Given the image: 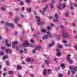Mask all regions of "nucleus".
I'll use <instances>...</instances> for the list:
<instances>
[{"mask_svg": "<svg viewBox=\"0 0 77 77\" xmlns=\"http://www.w3.org/2000/svg\"><path fill=\"white\" fill-rule=\"evenodd\" d=\"M35 18L36 19H37V25L39 26V25H43V24H45V22H41V18L40 17L38 16H36L35 17Z\"/></svg>", "mask_w": 77, "mask_h": 77, "instance_id": "nucleus-1", "label": "nucleus"}, {"mask_svg": "<svg viewBox=\"0 0 77 77\" xmlns=\"http://www.w3.org/2000/svg\"><path fill=\"white\" fill-rule=\"evenodd\" d=\"M23 45L24 47H30V45L27 41H25L23 42Z\"/></svg>", "mask_w": 77, "mask_h": 77, "instance_id": "nucleus-2", "label": "nucleus"}, {"mask_svg": "<svg viewBox=\"0 0 77 77\" xmlns=\"http://www.w3.org/2000/svg\"><path fill=\"white\" fill-rule=\"evenodd\" d=\"M72 70H73L71 71L72 72V74H75V72L77 71V66H76L72 68Z\"/></svg>", "mask_w": 77, "mask_h": 77, "instance_id": "nucleus-3", "label": "nucleus"}, {"mask_svg": "<svg viewBox=\"0 0 77 77\" xmlns=\"http://www.w3.org/2000/svg\"><path fill=\"white\" fill-rule=\"evenodd\" d=\"M65 30H63V37H65L66 38H68L69 36V35H66V33L65 32Z\"/></svg>", "mask_w": 77, "mask_h": 77, "instance_id": "nucleus-4", "label": "nucleus"}, {"mask_svg": "<svg viewBox=\"0 0 77 77\" xmlns=\"http://www.w3.org/2000/svg\"><path fill=\"white\" fill-rule=\"evenodd\" d=\"M5 45L6 46H7L8 47H11V44H9L8 43V42L9 41H8V40L6 39L5 41Z\"/></svg>", "mask_w": 77, "mask_h": 77, "instance_id": "nucleus-5", "label": "nucleus"}, {"mask_svg": "<svg viewBox=\"0 0 77 77\" xmlns=\"http://www.w3.org/2000/svg\"><path fill=\"white\" fill-rule=\"evenodd\" d=\"M47 69H44L43 71V74L44 75H47Z\"/></svg>", "mask_w": 77, "mask_h": 77, "instance_id": "nucleus-6", "label": "nucleus"}, {"mask_svg": "<svg viewBox=\"0 0 77 77\" xmlns=\"http://www.w3.org/2000/svg\"><path fill=\"white\" fill-rule=\"evenodd\" d=\"M16 44L17 45L18 44V42L17 41L14 42H13V46L12 48H14L15 47V45Z\"/></svg>", "mask_w": 77, "mask_h": 77, "instance_id": "nucleus-7", "label": "nucleus"}, {"mask_svg": "<svg viewBox=\"0 0 77 77\" xmlns=\"http://www.w3.org/2000/svg\"><path fill=\"white\" fill-rule=\"evenodd\" d=\"M62 6V4L61 3H60L59 5L57 6V8L58 9H60V10H62V9L61 7Z\"/></svg>", "mask_w": 77, "mask_h": 77, "instance_id": "nucleus-8", "label": "nucleus"}, {"mask_svg": "<svg viewBox=\"0 0 77 77\" xmlns=\"http://www.w3.org/2000/svg\"><path fill=\"white\" fill-rule=\"evenodd\" d=\"M48 36L47 35H45V36H43L42 38V39L43 40H45V39H48Z\"/></svg>", "mask_w": 77, "mask_h": 77, "instance_id": "nucleus-9", "label": "nucleus"}, {"mask_svg": "<svg viewBox=\"0 0 77 77\" xmlns=\"http://www.w3.org/2000/svg\"><path fill=\"white\" fill-rule=\"evenodd\" d=\"M41 47L40 46H37L35 48V50L39 51V49H41Z\"/></svg>", "mask_w": 77, "mask_h": 77, "instance_id": "nucleus-10", "label": "nucleus"}, {"mask_svg": "<svg viewBox=\"0 0 77 77\" xmlns=\"http://www.w3.org/2000/svg\"><path fill=\"white\" fill-rule=\"evenodd\" d=\"M60 66L62 67V69H65V64L63 63H62L61 64Z\"/></svg>", "mask_w": 77, "mask_h": 77, "instance_id": "nucleus-11", "label": "nucleus"}, {"mask_svg": "<svg viewBox=\"0 0 77 77\" xmlns=\"http://www.w3.org/2000/svg\"><path fill=\"white\" fill-rule=\"evenodd\" d=\"M47 35H48L49 36L50 38H52V35L50 33V32H47Z\"/></svg>", "mask_w": 77, "mask_h": 77, "instance_id": "nucleus-12", "label": "nucleus"}, {"mask_svg": "<svg viewBox=\"0 0 77 77\" xmlns=\"http://www.w3.org/2000/svg\"><path fill=\"white\" fill-rule=\"evenodd\" d=\"M45 63L47 65H48V64H50V62L48 60H45Z\"/></svg>", "mask_w": 77, "mask_h": 77, "instance_id": "nucleus-13", "label": "nucleus"}, {"mask_svg": "<svg viewBox=\"0 0 77 77\" xmlns=\"http://www.w3.org/2000/svg\"><path fill=\"white\" fill-rule=\"evenodd\" d=\"M17 68L18 70H21L22 69V67H21V66L18 65L17 66Z\"/></svg>", "mask_w": 77, "mask_h": 77, "instance_id": "nucleus-14", "label": "nucleus"}, {"mask_svg": "<svg viewBox=\"0 0 77 77\" xmlns=\"http://www.w3.org/2000/svg\"><path fill=\"white\" fill-rule=\"evenodd\" d=\"M8 58V56L6 55L2 57V59L3 60H5L6 59Z\"/></svg>", "mask_w": 77, "mask_h": 77, "instance_id": "nucleus-15", "label": "nucleus"}, {"mask_svg": "<svg viewBox=\"0 0 77 77\" xmlns=\"http://www.w3.org/2000/svg\"><path fill=\"white\" fill-rule=\"evenodd\" d=\"M20 20L19 19H18V17H16L14 19V22L16 24H17V21Z\"/></svg>", "mask_w": 77, "mask_h": 77, "instance_id": "nucleus-16", "label": "nucleus"}, {"mask_svg": "<svg viewBox=\"0 0 77 77\" xmlns=\"http://www.w3.org/2000/svg\"><path fill=\"white\" fill-rule=\"evenodd\" d=\"M53 21L54 23H55V22H59V20L58 19V18H56L55 19H54L53 20Z\"/></svg>", "mask_w": 77, "mask_h": 77, "instance_id": "nucleus-17", "label": "nucleus"}, {"mask_svg": "<svg viewBox=\"0 0 77 77\" xmlns=\"http://www.w3.org/2000/svg\"><path fill=\"white\" fill-rule=\"evenodd\" d=\"M57 56L58 57H60L61 56V53L60 52H57Z\"/></svg>", "mask_w": 77, "mask_h": 77, "instance_id": "nucleus-18", "label": "nucleus"}, {"mask_svg": "<svg viewBox=\"0 0 77 77\" xmlns=\"http://www.w3.org/2000/svg\"><path fill=\"white\" fill-rule=\"evenodd\" d=\"M60 66L55 67L56 71H58V70H60Z\"/></svg>", "mask_w": 77, "mask_h": 77, "instance_id": "nucleus-19", "label": "nucleus"}, {"mask_svg": "<svg viewBox=\"0 0 77 77\" xmlns=\"http://www.w3.org/2000/svg\"><path fill=\"white\" fill-rule=\"evenodd\" d=\"M46 10H47V8H43V12L42 13V15H44V13H45V11H46Z\"/></svg>", "mask_w": 77, "mask_h": 77, "instance_id": "nucleus-20", "label": "nucleus"}, {"mask_svg": "<svg viewBox=\"0 0 77 77\" xmlns=\"http://www.w3.org/2000/svg\"><path fill=\"white\" fill-rule=\"evenodd\" d=\"M41 31L42 32H43V33H45V32H46V31H47V30H46V29H41Z\"/></svg>", "mask_w": 77, "mask_h": 77, "instance_id": "nucleus-21", "label": "nucleus"}, {"mask_svg": "<svg viewBox=\"0 0 77 77\" xmlns=\"http://www.w3.org/2000/svg\"><path fill=\"white\" fill-rule=\"evenodd\" d=\"M9 74L10 75H11L12 74V73H13V71L12 70H10L8 72Z\"/></svg>", "mask_w": 77, "mask_h": 77, "instance_id": "nucleus-22", "label": "nucleus"}, {"mask_svg": "<svg viewBox=\"0 0 77 77\" xmlns=\"http://www.w3.org/2000/svg\"><path fill=\"white\" fill-rule=\"evenodd\" d=\"M6 64L7 65H8V66L10 65V64H9V60H7L6 61Z\"/></svg>", "mask_w": 77, "mask_h": 77, "instance_id": "nucleus-23", "label": "nucleus"}, {"mask_svg": "<svg viewBox=\"0 0 77 77\" xmlns=\"http://www.w3.org/2000/svg\"><path fill=\"white\" fill-rule=\"evenodd\" d=\"M10 26H11V27H12V28H13V27H15V26H14V25L12 23H10Z\"/></svg>", "mask_w": 77, "mask_h": 77, "instance_id": "nucleus-24", "label": "nucleus"}, {"mask_svg": "<svg viewBox=\"0 0 77 77\" xmlns=\"http://www.w3.org/2000/svg\"><path fill=\"white\" fill-rule=\"evenodd\" d=\"M5 24L6 25V26H10V23H9V22H6L5 23Z\"/></svg>", "mask_w": 77, "mask_h": 77, "instance_id": "nucleus-25", "label": "nucleus"}, {"mask_svg": "<svg viewBox=\"0 0 77 77\" xmlns=\"http://www.w3.org/2000/svg\"><path fill=\"white\" fill-rule=\"evenodd\" d=\"M27 10L28 12H29V13H30V12L32 11V9H31L30 8H28Z\"/></svg>", "mask_w": 77, "mask_h": 77, "instance_id": "nucleus-26", "label": "nucleus"}, {"mask_svg": "<svg viewBox=\"0 0 77 77\" xmlns=\"http://www.w3.org/2000/svg\"><path fill=\"white\" fill-rule=\"evenodd\" d=\"M51 28L50 27V26H48V27L47 28V29L48 30H51Z\"/></svg>", "mask_w": 77, "mask_h": 77, "instance_id": "nucleus-27", "label": "nucleus"}, {"mask_svg": "<svg viewBox=\"0 0 77 77\" xmlns=\"http://www.w3.org/2000/svg\"><path fill=\"white\" fill-rule=\"evenodd\" d=\"M54 16L56 18H59V17H58V15H57V13H55V14Z\"/></svg>", "mask_w": 77, "mask_h": 77, "instance_id": "nucleus-28", "label": "nucleus"}, {"mask_svg": "<svg viewBox=\"0 0 77 77\" xmlns=\"http://www.w3.org/2000/svg\"><path fill=\"white\" fill-rule=\"evenodd\" d=\"M1 9L2 10V11H6V8L5 7H2L1 8Z\"/></svg>", "mask_w": 77, "mask_h": 77, "instance_id": "nucleus-29", "label": "nucleus"}, {"mask_svg": "<svg viewBox=\"0 0 77 77\" xmlns=\"http://www.w3.org/2000/svg\"><path fill=\"white\" fill-rule=\"evenodd\" d=\"M26 2L27 3H31V1L30 0H26Z\"/></svg>", "mask_w": 77, "mask_h": 77, "instance_id": "nucleus-30", "label": "nucleus"}, {"mask_svg": "<svg viewBox=\"0 0 77 77\" xmlns=\"http://www.w3.org/2000/svg\"><path fill=\"white\" fill-rule=\"evenodd\" d=\"M58 76L59 77H63V75L61 74H60L58 75Z\"/></svg>", "mask_w": 77, "mask_h": 77, "instance_id": "nucleus-31", "label": "nucleus"}, {"mask_svg": "<svg viewBox=\"0 0 77 77\" xmlns=\"http://www.w3.org/2000/svg\"><path fill=\"white\" fill-rule=\"evenodd\" d=\"M54 60L55 62H58V60H57V59L56 58H54Z\"/></svg>", "mask_w": 77, "mask_h": 77, "instance_id": "nucleus-32", "label": "nucleus"}, {"mask_svg": "<svg viewBox=\"0 0 77 77\" xmlns=\"http://www.w3.org/2000/svg\"><path fill=\"white\" fill-rule=\"evenodd\" d=\"M8 51H9V49L8 48L6 49L5 51V53L6 54H8Z\"/></svg>", "mask_w": 77, "mask_h": 77, "instance_id": "nucleus-33", "label": "nucleus"}, {"mask_svg": "<svg viewBox=\"0 0 77 77\" xmlns=\"http://www.w3.org/2000/svg\"><path fill=\"white\" fill-rule=\"evenodd\" d=\"M2 49L3 50H5L6 49V47H2Z\"/></svg>", "mask_w": 77, "mask_h": 77, "instance_id": "nucleus-34", "label": "nucleus"}, {"mask_svg": "<svg viewBox=\"0 0 77 77\" xmlns=\"http://www.w3.org/2000/svg\"><path fill=\"white\" fill-rule=\"evenodd\" d=\"M63 8H65L66 7V4H64L62 6Z\"/></svg>", "mask_w": 77, "mask_h": 77, "instance_id": "nucleus-35", "label": "nucleus"}, {"mask_svg": "<svg viewBox=\"0 0 77 77\" xmlns=\"http://www.w3.org/2000/svg\"><path fill=\"white\" fill-rule=\"evenodd\" d=\"M66 59L68 61L70 60V58H69V57H66Z\"/></svg>", "mask_w": 77, "mask_h": 77, "instance_id": "nucleus-36", "label": "nucleus"}, {"mask_svg": "<svg viewBox=\"0 0 77 77\" xmlns=\"http://www.w3.org/2000/svg\"><path fill=\"white\" fill-rule=\"evenodd\" d=\"M65 15L66 17H68V12H66Z\"/></svg>", "mask_w": 77, "mask_h": 77, "instance_id": "nucleus-37", "label": "nucleus"}, {"mask_svg": "<svg viewBox=\"0 0 77 77\" xmlns=\"http://www.w3.org/2000/svg\"><path fill=\"white\" fill-rule=\"evenodd\" d=\"M4 54L2 52H0V55L3 56Z\"/></svg>", "mask_w": 77, "mask_h": 77, "instance_id": "nucleus-38", "label": "nucleus"}, {"mask_svg": "<svg viewBox=\"0 0 77 77\" xmlns=\"http://www.w3.org/2000/svg\"><path fill=\"white\" fill-rule=\"evenodd\" d=\"M30 41H31V42H32V43H35V41H34V40L33 39H31Z\"/></svg>", "mask_w": 77, "mask_h": 77, "instance_id": "nucleus-39", "label": "nucleus"}, {"mask_svg": "<svg viewBox=\"0 0 77 77\" xmlns=\"http://www.w3.org/2000/svg\"><path fill=\"white\" fill-rule=\"evenodd\" d=\"M51 9H53L54 8V5L52 4H51Z\"/></svg>", "mask_w": 77, "mask_h": 77, "instance_id": "nucleus-40", "label": "nucleus"}, {"mask_svg": "<svg viewBox=\"0 0 77 77\" xmlns=\"http://www.w3.org/2000/svg\"><path fill=\"white\" fill-rule=\"evenodd\" d=\"M30 61H31V59L29 58L27 60V62H30Z\"/></svg>", "mask_w": 77, "mask_h": 77, "instance_id": "nucleus-41", "label": "nucleus"}, {"mask_svg": "<svg viewBox=\"0 0 77 77\" xmlns=\"http://www.w3.org/2000/svg\"><path fill=\"white\" fill-rule=\"evenodd\" d=\"M48 73H51V69H48Z\"/></svg>", "mask_w": 77, "mask_h": 77, "instance_id": "nucleus-42", "label": "nucleus"}, {"mask_svg": "<svg viewBox=\"0 0 77 77\" xmlns=\"http://www.w3.org/2000/svg\"><path fill=\"white\" fill-rule=\"evenodd\" d=\"M58 47L59 48L61 49V48H63V46H62V45H61L59 46Z\"/></svg>", "mask_w": 77, "mask_h": 77, "instance_id": "nucleus-43", "label": "nucleus"}, {"mask_svg": "<svg viewBox=\"0 0 77 77\" xmlns=\"http://www.w3.org/2000/svg\"><path fill=\"white\" fill-rule=\"evenodd\" d=\"M42 68H44L45 67V66L44 64H42Z\"/></svg>", "mask_w": 77, "mask_h": 77, "instance_id": "nucleus-44", "label": "nucleus"}, {"mask_svg": "<svg viewBox=\"0 0 77 77\" xmlns=\"http://www.w3.org/2000/svg\"><path fill=\"white\" fill-rule=\"evenodd\" d=\"M69 63L70 64H72L73 63V61H72V60H70L69 61Z\"/></svg>", "mask_w": 77, "mask_h": 77, "instance_id": "nucleus-45", "label": "nucleus"}, {"mask_svg": "<svg viewBox=\"0 0 77 77\" xmlns=\"http://www.w3.org/2000/svg\"><path fill=\"white\" fill-rule=\"evenodd\" d=\"M63 43H64V44H66V43H67V42L66 41H65V40L64 39L63 41Z\"/></svg>", "mask_w": 77, "mask_h": 77, "instance_id": "nucleus-46", "label": "nucleus"}, {"mask_svg": "<svg viewBox=\"0 0 77 77\" xmlns=\"http://www.w3.org/2000/svg\"><path fill=\"white\" fill-rule=\"evenodd\" d=\"M32 53H33V54H35V53H36V52L35 50H32Z\"/></svg>", "mask_w": 77, "mask_h": 77, "instance_id": "nucleus-47", "label": "nucleus"}, {"mask_svg": "<svg viewBox=\"0 0 77 77\" xmlns=\"http://www.w3.org/2000/svg\"><path fill=\"white\" fill-rule=\"evenodd\" d=\"M23 50H22V49L20 50V54H22V53H23Z\"/></svg>", "mask_w": 77, "mask_h": 77, "instance_id": "nucleus-48", "label": "nucleus"}, {"mask_svg": "<svg viewBox=\"0 0 77 77\" xmlns=\"http://www.w3.org/2000/svg\"><path fill=\"white\" fill-rule=\"evenodd\" d=\"M33 36L34 37V38H36L37 37V35L36 34H33Z\"/></svg>", "mask_w": 77, "mask_h": 77, "instance_id": "nucleus-49", "label": "nucleus"}, {"mask_svg": "<svg viewBox=\"0 0 77 77\" xmlns=\"http://www.w3.org/2000/svg\"><path fill=\"white\" fill-rule=\"evenodd\" d=\"M60 27L62 29H63V28H64V26H63L62 25H61V26H60Z\"/></svg>", "mask_w": 77, "mask_h": 77, "instance_id": "nucleus-50", "label": "nucleus"}, {"mask_svg": "<svg viewBox=\"0 0 77 77\" xmlns=\"http://www.w3.org/2000/svg\"><path fill=\"white\" fill-rule=\"evenodd\" d=\"M17 26H18L19 27H22V25L20 24H18Z\"/></svg>", "mask_w": 77, "mask_h": 77, "instance_id": "nucleus-51", "label": "nucleus"}, {"mask_svg": "<svg viewBox=\"0 0 77 77\" xmlns=\"http://www.w3.org/2000/svg\"><path fill=\"white\" fill-rule=\"evenodd\" d=\"M20 5H24V4H23V2H20Z\"/></svg>", "mask_w": 77, "mask_h": 77, "instance_id": "nucleus-52", "label": "nucleus"}, {"mask_svg": "<svg viewBox=\"0 0 77 77\" xmlns=\"http://www.w3.org/2000/svg\"><path fill=\"white\" fill-rule=\"evenodd\" d=\"M51 3H56V2H55V1L54 0H52L51 1Z\"/></svg>", "mask_w": 77, "mask_h": 77, "instance_id": "nucleus-53", "label": "nucleus"}, {"mask_svg": "<svg viewBox=\"0 0 77 77\" xmlns=\"http://www.w3.org/2000/svg\"><path fill=\"white\" fill-rule=\"evenodd\" d=\"M15 11H19V8H16L14 9Z\"/></svg>", "mask_w": 77, "mask_h": 77, "instance_id": "nucleus-54", "label": "nucleus"}, {"mask_svg": "<svg viewBox=\"0 0 77 77\" xmlns=\"http://www.w3.org/2000/svg\"><path fill=\"white\" fill-rule=\"evenodd\" d=\"M9 15H10L11 16H13V14L12 13L10 12L9 13Z\"/></svg>", "mask_w": 77, "mask_h": 77, "instance_id": "nucleus-55", "label": "nucleus"}, {"mask_svg": "<svg viewBox=\"0 0 77 77\" xmlns=\"http://www.w3.org/2000/svg\"><path fill=\"white\" fill-rule=\"evenodd\" d=\"M72 25L73 26H74V27H75V26H76V25L75 24V23H72Z\"/></svg>", "mask_w": 77, "mask_h": 77, "instance_id": "nucleus-56", "label": "nucleus"}, {"mask_svg": "<svg viewBox=\"0 0 77 77\" xmlns=\"http://www.w3.org/2000/svg\"><path fill=\"white\" fill-rule=\"evenodd\" d=\"M48 0H42V2H47Z\"/></svg>", "mask_w": 77, "mask_h": 77, "instance_id": "nucleus-57", "label": "nucleus"}, {"mask_svg": "<svg viewBox=\"0 0 77 77\" xmlns=\"http://www.w3.org/2000/svg\"><path fill=\"white\" fill-rule=\"evenodd\" d=\"M49 47H53V45L52 44H50L49 45Z\"/></svg>", "mask_w": 77, "mask_h": 77, "instance_id": "nucleus-58", "label": "nucleus"}, {"mask_svg": "<svg viewBox=\"0 0 77 77\" xmlns=\"http://www.w3.org/2000/svg\"><path fill=\"white\" fill-rule=\"evenodd\" d=\"M25 9H24V7H23L22 8V11H24Z\"/></svg>", "mask_w": 77, "mask_h": 77, "instance_id": "nucleus-59", "label": "nucleus"}, {"mask_svg": "<svg viewBox=\"0 0 77 77\" xmlns=\"http://www.w3.org/2000/svg\"><path fill=\"white\" fill-rule=\"evenodd\" d=\"M16 50L18 51V49L19 48V46H17V47H16Z\"/></svg>", "mask_w": 77, "mask_h": 77, "instance_id": "nucleus-60", "label": "nucleus"}, {"mask_svg": "<svg viewBox=\"0 0 77 77\" xmlns=\"http://www.w3.org/2000/svg\"><path fill=\"white\" fill-rule=\"evenodd\" d=\"M3 69L4 71H7V69L5 68H3Z\"/></svg>", "mask_w": 77, "mask_h": 77, "instance_id": "nucleus-61", "label": "nucleus"}, {"mask_svg": "<svg viewBox=\"0 0 77 77\" xmlns=\"http://www.w3.org/2000/svg\"><path fill=\"white\" fill-rule=\"evenodd\" d=\"M33 12L35 15H36V11H33Z\"/></svg>", "mask_w": 77, "mask_h": 77, "instance_id": "nucleus-62", "label": "nucleus"}, {"mask_svg": "<svg viewBox=\"0 0 77 77\" xmlns=\"http://www.w3.org/2000/svg\"><path fill=\"white\" fill-rule=\"evenodd\" d=\"M30 75L31 77H33L34 75V74L33 73H31L30 74Z\"/></svg>", "mask_w": 77, "mask_h": 77, "instance_id": "nucleus-63", "label": "nucleus"}, {"mask_svg": "<svg viewBox=\"0 0 77 77\" xmlns=\"http://www.w3.org/2000/svg\"><path fill=\"white\" fill-rule=\"evenodd\" d=\"M75 49L76 50V51H77V46L76 45L75 46Z\"/></svg>", "mask_w": 77, "mask_h": 77, "instance_id": "nucleus-64", "label": "nucleus"}]
</instances>
